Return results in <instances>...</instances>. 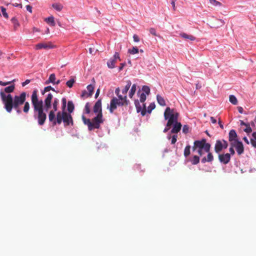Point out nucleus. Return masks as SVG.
<instances>
[{
    "label": "nucleus",
    "mask_w": 256,
    "mask_h": 256,
    "mask_svg": "<svg viewBox=\"0 0 256 256\" xmlns=\"http://www.w3.org/2000/svg\"><path fill=\"white\" fill-rule=\"evenodd\" d=\"M59 104V100L58 98H54L52 102V110H50L48 114V119L50 122H52L53 126L56 124H60L63 122L65 126H73V120L72 115L68 113L62 112L58 111L56 116L55 112L58 110V107Z\"/></svg>",
    "instance_id": "nucleus-1"
},
{
    "label": "nucleus",
    "mask_w": 256,
    "mask_h": 256,
    "mask_svg": "<svg viewBox=\"0 0 256 256\" xmlns=\"http://www.w3.org/2000/svg\"><path fill=\"white\" fill-rule=\"evenodd\" d=\"M26 92H22L20 95H16L14 97L12 94L6 96L2 94V101L4 108L6 110L11 113L12 108H14L18 114L22 113L20 106L23 104L26 100Z\"/></svg>",
    "instance_id": "nucleus-2"
},
{
    "label": "nucleus",
    "mask_w": 256,
    "mask_h": 256,
    "mask_svg": "<svg viewBox=\"0 0 256 256\" xmlns=\"http://www.w3.org/2000/svg\"><path fill=\"white\" fill-rule=\"evenodd\" d=\"M38 90H33L31 96V101L34 108V118L38 120L40 126L44 124L46 118V115L44 112L43 101L38 98Z\"/></svg>",
    "instance_id": "nucleus-3"
},
{
    "label": "nucleus",
    "mask_w": 256,
    "mask_h": 256,
    "mask_svg": "<svg viewBox=\"0 0 256 256\" xmlns=\"http://www.w3.org/2000/svg\"><path fill=\"white\" fill-rule=\"evenodd\" d=\"M94 112L97 114L96 116L92 120L86 118L84 115L82 116V120L84 124L88 126V130L90 131L100 128V124L104 122L102 112V100H98L94 106Z\"/></svg>",
    "instance_id": "nucleus-4"
},
{
    "label": "nucleus",
    "mask_w": 256,
    "mask_h": 256,
    "mask_svg": "<svg viewBox=\"0 0 256 256\" xmlns=\"http://www.w3.org/2000/svg\"><path fill=\"white\" fill-rule=\"evenodd\" d=\"M210 148V144L206 142L205 138H202L201 140H197L194 142L192 150L193 151H196L200 156H202L204 152H209Z\"/></svg>",
    "instance_id": "nucleus-5"
},
{
    "label": "nucleus",
    "mask_w": 256,
    "mask_h": 256,
    "mask_svg": "<svg viewBox=\"0 0 256 256\" xmlns=\"http://www.w3.org/2000/svg\"><path fill=\"white\" fill-rule=\"evenodd\" d=\"M179 114L175 109L167 107L164 112V118L168 120L167 126H171L174 122L178 121Z\"/></svg>",
    "instance_id": "nucleus-6"
},
{
    "label": "nucleus",
    "mask_w": 256,
    "mask_h": 256,
    "mask_svg": "<svg viewBox=\"0 0 256 256\" xmlns=\"http://www.w3.org/2000/svg\"><path fill=\"white\" fill-rule=\"evenodd\" d=\"M126 106V104L118 100L116 97L114 96L111 99L110 104L108 105L107 108L110 114H112L116 110L118 106Z\"/></svg>",
    "instance_id": "nucleus-7"
},
{
    "label": "nucleus",
    "mask_w": 256,
    "mask_h": 256,
    "mask_svg": "<svg viewBox=\"0 0 256 256\" xmlns=\"http://www.w3.org/2000/svg\"><path fill=\"white\" fill-rule=\"evenodd\" d=\"M228 146V143L226 140H217L214 146V151L216 153L220 154L223 149L226 148Z\"/></svg>",
    "instance_id": "nucleus-8"
},
{
    "label": "nucleus",
    "mask_w": 256,
    "mask_h": 256,
    "mask_svg": "<svg viewBox=\"0 0 256 256\" xmlns=\"http://www.w3.org/2000/svg\"><path fill=\"white\" fill-rule=\"evenodd\" d=\"M230 146H234L238 155H241L244 152V147L242 142L240 140H236L230 144Z\"/></svg>",
    "instance_id": "nucleus-9"
},
{
    "label": "nucleus",
    "mask_w": 256,
    "mask_h": 256,
    "mask_svg": "<svg viewBox=\"0 0 256 256\" xmlns=\"http://www.w3.org/2000/svg\"><path fill=\"white\" fill-rule=\"evenodd\" d=\"M52 100H54L52 94L51 93L48 94L43 102L44 103V109L46 111H48L52 108Z\"/></svg>",
    "instance_id": "nucleus-10"
},
{
    "label": "nucleus",
    "mask_w": 256,
    "mask_h": 256,
    "mask_svg": "<svg viewBox=\"0 0 256 256\" xmlns=\"http://www.w3.org/2000/svg\"><path fill=\"white\" fill-rule=\"evenodd\" d=\"M120 60V58L119 56V54L118 52H116L112 58H110L107 62V65L108 68H113L115 67V64L116 60Z\"/></svg>",
    "instance_id": "nucleus-11"
},
{
    "label": "nucleus",
    "mask_w": 256,
    "mask_h": 256,
    "mask_svg": "<svg viewBox=\"0 0 256 256\" xmlns=\"http://www.w3.org/2000/svg\"><path fill=\"white\" fill-rule=\"evenodd\" d=\"M218 160L222 164H228L230 160V154H218Z\"/></svg>",
    "instance_id": "nucleus-12"
},
{
    "label": "nucleus",
    "mask_w": 256,
    "mask_h": 256,
    "mask_svg": "<svg viewBox=\"0 0 256 256\" xmlns=\"http://www.w3.org/2000/svg\"><path fill=\"white\" fill-rule=\"evenodd\" d=\"M134 104H135L137 112H141V114L142 116H145L146 113V104H143L144 108L142 109V106H141L138 100H136L134 101Z\"/></svg>",
    "instance_id": "nucleus-13"
},
{
    "label": "nucleus",
    "mask_w": 256,
    "mask_h": 256,
    "mask_svg": "<svg viewBox=\"0 0 256 256\" xmlns=\"http://www.w3.org/2000/svg\"><path fill=\"white\" fill-rule=\"evenodd\" d=\"M15 88L14 84L10 85L8 86L5 88L4 90H1L0 91V96L2 98V94H3L4 95L6 96L7 95L10 94V93L14 92Z\"/></svg>",
    "instance_id": "nucleus-14"
},
{
    "label": "nucleus",
    "mask_w": 256,
    "mask_h": 256,
    "mask_svg": "<svg viewBox=\"0 0 256 256\" xmlns=\"http://www.w3.org/2000/svg\"><path fill=\"white\" fill-rule=\"evenodd\" d=\"M172 128L170 133L178 134V132H179L182 128V126L180 122L177 121L176 122L172 124Z\"/></svg>",
    "instance_id": "nucleus-15"
},
{
    "label": "nucleus",
    "mask_w": 256,
    "mask_h": 256,
    "mask_svg": "<svg viewBox=\"0 0 256 256\" xmlns=\"http://www.w3.org/2000/svg\"><path fill=\"white\" fill-rule=\"evenodd\" d=\"M228 140L230 144L239 140L238 138V135L236 131L234 130H231L228 133Z\"/></svg>",
    "instance_id": "nucleus-16"
},
{
    "label": "nucleus",
    "mask_w": 256,
    "mask_h": 256,
    "mask_svg": "<svg viewBox=\"0 0 256 256\" xmlns=\"http://www.w3.org/2000/svg\"><path fill=\"white\" fill-rule=\"evenodd\" d=\"M54 48V46H53L52 43L48 42L46 43H39L36 46V50L44 48V49H50Z\"/></svg>",
    "instance_id": "nucleus-17"
},
{
    "label": "nucleus",
    "mask_w": 256,
    "mask_h": 256,
    "mask_svg": "<svg viewBox=\"0 0 256 256\" xmlns=\"http://www.w3.org/2000/svg\"><path fill=\"white\" fill-rule=\"evenodd\" d=\"M86 88L88 93L84 90L82 92V96H92L94 90V86L92 84H89L87 86Z\"/></svg>",
    "instance_id": "nucleus-18"
},
{
    "label": "nucleus",
    "mask_w": 256,
    "mask_h": 256,
    "mask_svg": "<svg viewBox=\"0 0 256 256\" xmlns=\"http://www.w3.org/2000/svg\"><path fill=\"white\" fill-rule=\"evenodd\" d=\"M117 100L128 106L130 104V100H128L126 95L122 96L120 94L116 95Z\"/></svg>",
    "instance_id": "nucleus-19"
},
{
    "label": "nucleus",
    "mask_w": 256,
    "mask_h": 256,
    "mask_svg": "<svg viewBox=\"0 0 256 256\" xmlns=\"http://www.w3.org/2000/svg\"><path fill=\"white\" fill-rule=\"evenodd\" d=\"M208 155L206 157H204L202 160L201 162L202 164H204L206 162H212L214 160V156L212 154L211 152H208Z\"/></svg>",
    "instance_id": "nucleus-20"
},
{
    "label": "nucleus",
    "mask_w": 256,
    "mask_h": 256,
    "mask_svg": "<svg viewBox=\"0 0 256 256\" xmlns=\"http://www.w3.org/2000/svg\"><path fill=\"white\" fill-rule=\"evenodd\" d=\"M178 134H172L171 133H168L167 135V138L169 140H171V144H174L177 141Z\"/></svg>",
    "instance_id": "nucleus-21"
},
{
    "label": "nucleus",
    "mask_w": 256,
    "mask_h": 256,
    "mask_svg": "<svg viewBox=\"0 0 256 256\" xmlns=\"http://www.w3.org/2000/svg\"><path fill=\"white\" fill-rule=\"evenodd\" d=\"M180 36L188 40L194 41L196 40V38L194 36L184 32L180 33Z\"/></svg>",
    "instance_id": "nucleus-22"
},
{
    "label": "nucleus",
    "mask_w": 256,
    "mask_h": 256,
    "mask_svg": "<svg viewBox=\"0 0 256 256\" xmlns=\"http://www.w3.org/2000/svg\"><path fill=\"white\" fill-rule=\"evenodd\" d=\"M240 125L246 126V128L244 130L247 134H248L252 132V129L250 128L249 123H246L242 120H240Z\"/></svg>",
    "instance_id": "nucleus-23"
},
{
    "label": "nucleus",
    "mask_w": 256,
    "mask_h": 256,
    "mask_svg": "<svg viewBox=\"0 0 256 256\" xmlns=\"http://www.w3.org/2000/svg\"><path fill=\"white\" fill-rule=\"evenodd\" d=\"M156 100L158 104L161 106H166V102L163 97H162L160 94H157L156 96Z\"/></svg>",
    "instance_id": "nucleus-24"
},
{
    "label": "nucleus",
    "mask_w": 256,
    "mask_h": 256,
    "mask_svg": "<svg viewBox=\"0 0 256 256\" xmlns=\"http://www.w3.org/2000/svg\"><path fill=\"white\" fill-rule=\"evenodd\" d=\"M74 104L72 101H68V102L67 110L68 112V114H70L74 111Z\"/></svg>",
    "instance_id": "nucleus-25"
},
{
    "label": "nucleus",
    "mask_w": 256,
    "mask_h": 256,
    "mask_svg": "<svg viewBox=\"0 0 256 256\" xmlns=\"http://www.w3.org/2000/svg\"><path fill=\"white\" fill-rule=\"evenodd\" d=\"M132 84V82L130 80H128L126 81V84L124 88L122 90V93L126 95V93L128 92V90L130 89V86Z\"/></svg>",
    "instance_id": "nucleus-26"
},
{
    "label": "nucleus",
    "mask_w": 256,
    "mask_h": 256,
    "mask_svg": "<svg viewBox=\"0 0 256 256\" xmlns=\"http://www.w3.org/2000/svg\"><path fill=\"white\" fill-rule=\"evenodd\" d=\"M136 90V84H134L131 87L130 91L129 92L128 96L130 98H132Z\"/></svg>",
    "instance_id": "nucleus-27"
},
{
    "label": "nucleus",
    "mask_w": 256,
    "mask_h": 256,
    "mask_svg": "<svg viewBox=\"0 0 256 256\" xmlns=\"http://www.w3.org/2000/svg\"><path fill=\"white\" fill-rule=\"evenodd\" d=\"M45 21L50 26H54L56 24L54 17L52 16H50L46 18Z\"/></svg>",
    "instance_id": "nucleus-28"
},
{
    "label": "nucleus",
    "mask_w": 256,
    "mask_h": 256,
    "mask_svg": "<svg viewBox=\"0 0 256 256\" xmlns=\"http://www.w3.org/2000/svg\"><path fill=\"white\" fill-rule=\"evenodd\" d=\"M62 112L68 113L66 112V99L65 98H63L62 100Z\"/></svg>",
    "instance_id": "nucleus-29"
},
{
    "label": "nucleus",
    "mask_w": 256,
    "mask_h": 256,
    "mask_svg": "<svg viewBox=\"0 0 256 256\" xmlns=\"http://www.w3.org/2000/svg\"><path fill=\"white\" fill-rule=\"evenodd\" d=\"M11 21L14 24V30H16L20 26V24L18 20L15 17H14L11 19Z\"/></svg>",
    "instance_id": "nucleus-30"
},
{
    "label": "nucleus",
    "mask_w": 256,
    "mask_h": 256,
    "mask_svg": "<svg viewBox=\"0 0 256 256\" xmlns=\"http://www.w3.org/2000/svg\"><path fill=\"white\" fill-rule=\"evenodd\" d=\"M52 8L58 12H60L63 8L62 4L58 3H54L52 5Z\"/></svg>",
    "instance_id": "nucleus-31"
},
{
    "label": "nucleus",
    "mask_w": 256,
    "mask_h": 256,
    "mask_svg": "<svg viewBox=\"0 0 256 256\" xmlns=\"http://www.w3.org/2000/svg\"><path fill=\"white\" fill-rule=\"evenodd\" d=\"M24 106L23 108V112L24 113L27 114L30 108V104L28 102H24Z\"/></svg>",
    "instance_id": "nucleus-32"
},
{
    "label": "nucleus",
    "mask_w": 256,
    "mask_h": 256,
    "mask_svg": "<svg viewBox=\"0 0 256 256\" xmlns=\"http://www.w3.org/2000/svg\"><path fill=\"white\" fill-rule=\"evenodd\" d=\"M229 100L230 102L234 105L238 104L237 98L234 95H230L229 97Z\"/></svg>",
    "instance_id": "nucleus-33"
},
{
    "label": "nucleus",
    "mask_w": 256,
    "mask_h": 256,
    "mask_svg": "<svg viewBox=\"0 0 256 256\" xmlns=\"http://www.w3.org/2000/svg\"><path fill=\"white\" fill-rule=\"evenodd\" d=\"M139 52L138 48L136 46H133L132 48L128 50V52L131 54H134L138 53Z\"/></svg>",
    "instance_id": "nucleus-34"
},
{
    "label": "nucleus",
    "mask_w": 256,
    "mask_h": 256,
    "mask_svg": "<svg viewBox=\"0 0 256 256\" xmlns=\"http://www.w3.org/2000/svg\"><path fill=\"white\" fill-rule=\"evenodd\" d=\"M190 145L186 146L184 150V156L187 158L190 154Z\"/></svg>",
    "instance_id": "nucleus-35"
},
{
    "label": "nucleus",
    "mask_w": 256,
    "mask_h": 256,
    "mask_svg": "<svg viewBox=\"0 0 256 256\" xmlns=\"http://www.w3.org/2000/svg\"><path fill=\"white\" fill-rule=\"evenodd\" d=\"M200 162V158L197 156H194L191 160V162L192 164L196 165Z\"/></svg>",
    "instance_id": "nucleus-36"
},
{
    "label": "nucleus",
    "mask_w": 256,
    "mask_h": 256,
    "mask_svg": "<svg viewBox=\"0 0 256 256\" xmlns=\"http://www.w3.org/2000/svg\"><path fill=\"white\" fill-rule=\"evenodd\" d=\"M142 90L146 94L148 95L150 94V88L147 86H144Z\"/></svg>",
    "instance_id": "nucleus-37"
},
{
    "label": "nucleus",
    "mask_w": 256,
    "mask_h": 256,
    "mask_svg": "<svg viewBox=\"0 0 256 256\" xmlns=\"http://www.w3.org/2000/svg\"><path fill=\"white\" fill-rule=\"evenodd\" d=\"M156 106L154 102L150 103L148 106L147 110H146V112L150 114L152 111L155 108Z\"/></svg>",
    "instance_id": "nucleus-38"
},
{
    "label": "nucleus",
    "mask_w": 256,
    "mask_h": 256,
    "mask_svg": "<svg viewBox=\"0 0 256 256\" xmlns=\"http://www.w3.org/2000/svg\"><path fill=\"white\" fill-rule=\"evenodd\" d=\"M146 94L144 92H142L140 95V100L141 102H144L146 100Z\"/></svg>",
    "instance_id": "nucleus-39"
},
{
    "label": "nucleus",
    "mask_w": 256,
    "mask_h": 256,
    "mask_svg": "<svg viewBox=\"0 0 256 256\" xmlns=\"http://www.w3.org/2000/svg\"><path fill=\"white\" fill-rule=\"evenodd\" d=\"M0 9L1 10V11L2 14L3 16L5 18H8V14H7V12H6V9L3 6H0Z\"/></svg>",
    "instance_id": "nucleus-40"
},
{
    "label": "nucleus",
    "mask_w": 256,
    "mask_h": 256,
    "mask_svg": "<svg viewBox=\"0 0 256 256\" xmlns=\"http://www.w3.org/2000/svg\"><path fill=\"white\" fill-rule=\"evenodd\" d=\"M74 82H75L74 79L71 78L70 80H68L66 82V84L68 87L72 88Z\"/></svg>",
    "instance_id": "nucleus-41"
},
{
    "label": "nucleus",
    "mask_w": 256,
    "mask_h": 256,
    "mask_svg": "<svg viewBox=\"0 0 256 256\" xmlns=\"http://www.w3.org/2000/svg\"><path fill=\"white\" fill-rule=\"evenodd\" d=\"M49 81L51 82V83H52V84H54L56 80V75L54 74H52L49 78Z\"/></svg>",
    "instance_id": "nucleus-42"
},
{
    "label": "nucleus",
    "mask_w": 256,
    "mask_h": 256,
    "mask_svg": "<svg viewBox=\"0 0 256 256\" xmlns=\"http://www.w3.org/2000/svg\"><path fill=\"white\" fill-rule=\"evenodd\" d=\"M210 3L214 6H220L221 3L216 0H209Z\"/></svg>",
    "instance_id": "nucleus-43"
},
{
    "label": "nucleus",
    "mask_w": 256,
    "mask_h": 256,
    "mask_svg": "<svg viewBox=\"0 0 256 256\" xmlns=\"http://www.w3.org/2000/svg\"><path fill=\"white\" fill-rule=\"evenodd\" d=\"M15 80H12V81L8 82H3L2 81H0V85L2 86H6V85L10 84L12 82H14Z\"/></svg>",
    "instance_id": "nucleus-44"
},
{
    "label": "nucleus",
    "mask_w": 256,
    "mask_h": 256,
    "mask_svg": "<svg viewBox=\"0 0 256 256\" xmlns=\"http://www.w3.org/2000/svg\"><path fill=\"white\" fill-rule=\"evenodd\" d=\"M189 127L187 125H184L182 128V132L184 134L188 132Z\"/></svg>",
    "instance_id": "nucleus-45"
},
{
    "label": "nucleus",
    "mask_w": 256,
    "mask_h": 256,
    "mask_svg": "<svg viewBox=\"0 0 256 256\" xmlns=\"http://www.w3.org/2000/svg\"><path fill=\"white\" fill-rule=\"evenodd\" d=\"M84 110L86 114H89L90 112V109L88 103L86 104L85 107H84Z\"/></svg>",
    "instance_id": "nucleus-46"
},
{
    "label": "nucleus",
    "mask_w": 256,
    "mask_h": 256,
    "mask_svg": "<svg viewBox=\"0 0 256 256\" xmlns=\"http://www.w3.org/2000/svg\"><path fill=\"white\" fill-rule=\"evenodd\" d=\"M150 32L154 36H158L156 30L154 28H150Z\"/></svg>",
    "instance_id": "nucleus-47"
},
{
    "label": "nucleus",
    "mask_w": 256,
    "mask_h": 256,
    "mask_svg": "<svg viewBox=\"0 0 256 256\" xmlns=\"http://www.w3.org/2000/svg\"><path fill=\"white\" fill-rule=\"evenodd\" d=\"M234 146H230V147L229 148V151L230 152V156L234 155L235 154V151L234 150Z\"/></svg>",
    "instance_id": "nucleus-48"
},
{
    "label": "nucleus",
    "mask_w": 256,
    "mask_h": 256,
    "mask_svg": "<svg viewBox=\"0 0 256 256\" xmlns=\"http://www.w3.org/2000/svg\"><path fill=\"white\" fill-rule=\"evenodd\" d=\"M45 90H46L47 92L50 91V90H52L54 92H55L54 89L52 88L51 86H48L44 88Z\"/></svg>",
    "instance_id": "nucleus-49"
},
{
    "label": "nucleus",
    "mask_w": 256,
    "mask_h": 256,
    "mask_svg": "<svg viewBox=\"0 0 256 256\" xmlns=\"http://www.w3.org/2000/svg\"><path fill=\"white\" fill-rule=\"evenodd\" d=\"M133 38L134 42H138L140 41L139 37L136 34H134L133 36Z\"/></svg>",
    "instance_id": "nucleus-50"
},
{
    "label": "nucleus",
    "mask_w": 256,
    "mask_h": 256,
    "mask_svg": "<svg viewBox=\"0 0 256 256\" xmlns=\"http://www.w3.org/2000/svg\"><path fill=\"white\" fill-rule=\"evenodd\" d=\"M250 142L252 146L256 148V140H254V139H250Z\"/></svg>",
    "instance_id": "nucleus-51"
},
{
    "label": "nucleus",
    "mask_w": 256,
    "mask_h": 256,
    "mask_svg": "<svg viewBox=\"0 0 256 256\" xmlns=\"http://www.w3.org/2000/svg\"><path fill=\"white\" fill-rule=\"evenodd\" d=\"M30 80H25L24 82H23L22 83V86H26V84H28L30 82Z\"/></svg>",
    "instance_id": "nucleus-52"
},
{
    "label": "nucleus",
    "mask_w": 256,
    "mask_h": 256,
    "mask_svg": "<svg viewBox=\"0 0 256 256\" xmlns=\"http://www.w3.org/2000/svg\"><path fill=\"white\" fill-rule=\"evenodd\" d=\"M26 9L28 12H30V13L32 12V7L30 6L27 5L26 6Z\"/></svg>",
    "instance_id": "nucleus-53"
},
{
    "label": "nucleus",
    "mask_w": 256,
    "mask_h": 256,
    "mask_svg": "<svg viewBox=\"0 0 256 256\" xmlns=\"http://www.w3.org/2000/svg\"><path fill=\"white\" fill-rule=\"evenodd\" d=\"M170 126H167V124H166V128H164V130H163V132L166 133V132H168V130H170Z\"/></svg>",
    "instance_id": "nucleus-54"
},
{
    "label": "nucleus",
    "mask_w": 256,
    "mask_h": 256,
    "mask_svg": "<svg viewBox=\"0 0 256 256\" xmlns=\"http://www.w3.org/2000/svg\"><path fill=\"white\" fill-rule=\"evenodd\" d=\"M210 119L211 122L212 124H216V120L214 118L211 116Z\"/></svg>",
    "instance_id": "nucleus-55"
},
{
    "label": "nucleus",
    "mask_w": 256,
    "mask_h": 256,
    "mask_svg": "<svg viewBox=\"0 0 256 256\" xmlns=\"http://www.w3.org/2000/svg\"><path fill=\"white\" fill-rule=\"evenodd\" d=\"M238 112L240 114H242L243 113L244 110H243V108L242 107H241V106L238 107Z\"/></svg>",
    "instance_id": "nucleus-56"
},
{
    "label": "nucleus",
    "mask_w": 256,
    "mask_h": 256,
    "mask_svg": "<svg viewBox=\"0 0 256 256\" xmlns=\"http://www.w3.org/2000/svg\"><path fill=\"white\" fill-rule=\"evenodd\" d=\"M115 94L116 95L120 94V89L119 88H117L115 90Z\"/></svg>",
    "instance_id": "nucleus-57"
},
{
    "label": "nucleus",
    "mask_w": 256,
    "mask_h": 256,
    "mask_svg": "<svg viewBox=\"0 0 256 256\" xmlns=\"http://www.w3.org/2000/svg\"><path fill=\"white\" fill-rule=\"evenodd\" d=\"M124 66H125V64L124 63H121L120 64V66L118 68L119 71L122 70L123 69V68H124Z\"/></svg>",
    "instance_id": "nucleus-58"
},
{
    "label": "nucleus",
    "mask_w": 256,
    "mask_h": 256,
    "mask_svg": "<svg viewBox=\"0 0 256 256\" xmlns=\"http://www.w3.org/2000/svg\"><path fill=\"white\" fill-rule=\"evenodd\" d=\"M250 139H254V140H256V132L252 134V138Z\"/></svg>",
    "instance_id": "nucleus-59"
},
{
    "label": "nucleus",
    "mask_w": 256,
    "mask_h": 256,
    "mask_svg": "<svg viewBox=\"0 0 256 256\" xmlns=\"http://www.w3.org/2000/svg\"><path fill=\"white\" fill-rule=\"evenodd\" d=\"M243 140L244 141V142L246 144H250L249 140L246 136H244L243 138Z\"/></svg>",
    "instance_id": "nucleus-60"
},
{
    "label": "nucleus",
    "mask_w": 256,
    "mask_h": 256,
    "mask_svg": "<svg viewBox=\"0 0 256 256\" xmlns=\"http://www.w3.org/2000/svg\"><path fill=\"white\" fill-rule=\"evenodd\" d=\"M218 124L222 129L224 128V126L220 118H218Z\"/></svg>",
    "instance_id": "nucleus-61"
},
{
    "label": "nucleus",
    "mask_w": 256,
    "mask_h": 256,
    "mask_svg": "<svg viewBox=\"0 0 256 256\" xmlns=\"http://www.w3.org/2000/svg\"><path fill=\"white\" fill-rule=\"evenodd\" d=\"M100 89H98L96 92V94H95V98H98V95L100 94Z\"/></svg>",
    "instance_id": "nucleus-62"
},
{
    "label": "nucleus",
    "mask_w": 256,
    "mask_h": 256,
    "mask_svg": "<svg viewBox=\"0 0 256 256\" xmlns=\"http://www.w3.org/2000/svg\"><path fill=\"white\" fill-rule=\"evenodd\" d=\"M171 4L174 10H175V2L174 0H172L171 2Z\"/></svg>",
    "instance_id": "nucleus-63"
},
{
    "label": "nucleus",
    "mask_w": 256,
    "mask_h": 256,
    "mask_svg": "<svg viewBox=\"0 0 256 256\" xmlns=\"http://www.w3.org/2000/svg\"><path fill=\"white\" fill-rule=\"evenodd\" d=\"M60 80H58L56 81L55 80L54 84H58L60 83Z\"/></svg>",
    "instance_id": "nucleus-64"
}]
</instances>
